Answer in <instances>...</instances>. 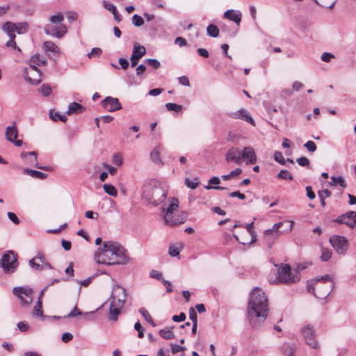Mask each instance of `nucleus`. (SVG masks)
<instances>
[{
    "mask_svg": "<svg viewBox=\"0 0 356 356\" xmlns=\"http://www.w3.org/2000/svg\"><path fill=\"white\" fill-rule=\"evenodd\" d=\"M220 183V178L218 177H212L209 180V185L208 186H205L204 188L206 189H215V190H226L227 189V188L225 187H222V186H210V184H219Z\"/></svg>",
    "mask_w": 356,
    "mask_h": 356,
    "instance_id": "29",
    "label": "nucleus"
},
{
    "mask_svg": "<svg viewBox=\"0 0 356 356\" xmlns=\"http://www.w3.org/2000/svg\"><path fill=\"white\" fill-rule=\"evenodd\" d=\"M40 92L45 97L49 96L51 92V88L47 84H43L39 89Z\"/></svg>",
    "mask_w": 356,
    "mask_h": 356,
    "instance_id": "51",
    "label": "nucleus"
},
{
    "mask_svg": "<svg viewBox=\"0 0 356 356\" xmlns=\"http://www.w3.org/2000/svg\"><path fill=\"white\" fill-rule=\"evenodd\" d=\"M122 307L118 306L115 301H111L109 306V319L114 321H117Z\"/></svg>",
    "mask_w": 356,
    "mask_h": 356,
    "instance_id": "24",
    "label": "nucleus"
},
{
    "mask_svg": "<svg viewBox=\"0 0 356 356\" xmlns=\"http://www.w3.org/2000/svg\"><path fill=\"white\" fill-rule=\"evenodd\" d=\"M330 242L336 252L344 254L348 250V241L344 236L334 235L330 236Z\"/></svg>",
    "mask_w": 356,
    "mask_h": 356,
    "instance_id": "11",
    "label": "nucleus"
},
{
    "mask_svg": "<svg viewBox=\"0 0 356 356\" xmlns=\"http://www.w3.org/2000/svg\"><path fill=\"white\" fill-rule=\"evenodd\" d=\"M1 266L6 273H13L17 267V255L12 251L3 254Z\"/></svg>",
    "mask_w": 356,
    "mask_h": 356,
    "instance_id": "9",
    "label": "nucleus"
},
{
    "mask_svg": "<svg viewBox=\"0 0 356 356\" xmlns=\"http://www.w3.org/2000/svg\"><path fill=\"white\" fill-rule=\"evenodd\" d=\"M165 108L169 111H175L176 113L181 112L183 110V106L181 105L175 103H167L165 104Z\"/></svg>",
    "mask_w": 356,
    "mask_h": 356,
    "instance_id": "38",
    "label": "nucleus"
},
{
    "mask_svg": "<svg viewBox=\"0 0 356 356\" xmlns=\"http://www.w3.org/2000/svg\"><path fill=\"white\" fill-rule=\"evenodd\" d=\"M35 258H33L29 261L31 267L36 270H42V266L40 264L35 262Z\"/></svg>",
    "mask_w": 356,
    "mask_h": 356,
    "instance_id": "57",
    "label": "nucleus"
},
{
    "mask_svg": "<svg viewBox=\"0 0 356 356\" xmlns=\"http://www.w3.org/2000/svg\"><path fill=\"white\" fill-rule=\"evenodd\" d=\"M44 30L47 35H49L58 38H61L63 37L67 32V28L65 25H57V24H47L45 25Z\"/></svg>",
    "mask_w": 356,
    "mask_h": 356,
    "instance_id": "12",
    "label": "nucleus"
},
{
    "mask_svg": "<svg viewBox=\"0 0 356 356\" xmlns=\"http://www.w3.org/2000/svg\"><path fill=\"white\" fill-rule=\"evenodd\" d=\"M229 115L234 119H241L248 122L254 124V120L252 118L250 115L248 111L245 109H240L236 112H233L229 114Z\"/></svg>",
    "mask_w": 356,
    "mask_h": 356,
    "instance_id": "23",
    "label": "nucleus"
},
{
    "mask_svg": "<svg viewBox=\"0 0 356 356\" xmlns=\"http://www.w3.org/2000/svg\"><path fill=\"white\" fill-rule=\"evenodd\" d=\"M102 53V50L99 47H94L91 51L88 54V57L92 58L93 57H99Z\"/></svg>",
    "mask_w": 356,
    "mask_h": 356,
    "instance_id": "50",
    "label": "nucleus"
},
{
    "mask_svg": "<svg viewBox=\"0 0 356 356\" xmlns=\"http://www.w3.org/2000/svg\"><path fill=\"white\" fill-rule=\"evenodd\" d=\"M102 105L109 112H113L122 108L121 104L118 98L106 97L102 101Z\"/></svg>",
    "mask_w": 356,
    "mask_h": 356,
    "instance_id": "18",
    "label": "nucleus"
},
{
    "mask_svg": "<svg viewBox=\"0 0 356 356\" xmlns=\"http://www.w3.org/2000/svg\"><path fill=\"white\" fill-rule=\"evenodd\" d=\"M179 207V202L177 199H173L168 207L166 209L164 215L165 224L168 226H176L184 223L185 219L184 218H177L172 219V213L177 211Z\"/></svg>",
    "mask_w": 356,
    "mask_h": 356,
    "instance_id": "6",
    "label": "nucleus"
},
{
    "mask_svg": "<svg viewBox=\"0 0 356 356\" xmlns=\"http://www.w3.org/2000/svg\"><path fill=\"white\" fill-rule=\"evenodd\" d=\"M146 54V49L145 47L136 43L134 46L132 55L134 58H137L138 59L141 58Z\"/></svg>",
    "mask_w": 356,
    "mask_h": 356,
    "instance_id": "28",
    "label": "nucleus"
},
{
    "mask_svg": "<svg viewBox=\"0 0 356 356\" xmlns=\"http://www.w3.org/2000/svg\"><path fill=\"white\" fill-rule=\"evenodd\" d=\"M223 17L235 22L238 26L241 21L242 14L239 10L230 9L224 13Z\"/></svg>",
    "mask_w": 356,
    "mask_h": 356,
    "instance_id": "22",
    "label": "nucleus"
},
{
    "mask_svg": "<svg viewBox=\"0 0 356 356\" xmlns=\"http://www.w3.org/2000/svg\"><path fill=\"white\" fill-rule=\"evenodd\" d=\"M334 55L331 53H328V52H324L322 55H321V60L324 62H330V60L334 58Z\"/></svg>",
    "mask_w": 356,
    "mask_h": 356,
    "instance_id": "63",
    "label": "nucleus"
},
{
    "mask_svg": "<svg viewBox=\"0 0 356 356\" xmlns=\"http://www.w3.org/2000/svg\"><path fill=\"white\" fill-rule=\"evenodd\" d=\"M277 177L280 179H293V176L286 170H280V172L277 174Z\"/></svg>",
    "mask_w": 356,
    "mask_h": 356,
    "instance_id": "46",
    "label": "nucleus"
},
{
    "mask_svg": "<svg viewBox=\"0 0 356 356\" xmlns=\"http://www.w3.org/2000/svg\"><path fill=\"white\" fill-rule=\"evenodd\" d=\"M321 259L323 261H328L332 256V252L330 250L323 248H321Z\"/></svg>",
    "mask_w": 356,
    "mask_h": 356,
    "instance_id": "41",
    "label": "nucleus"
},
{
    "mask_svg": "<svg viewBox=\"0 0 356 356\" xmlns=\"http://www.w3.org/2000/svg\"><path fill=\"white\" fill-rule=\"evenodd\" d=\"M168 195L166 185L157 179H149L142 186V198L148 204L157 206L162 203Z\"/></svg>",
    "mask_w": 356,
    "mask_h": 356,
    "instance_id": "3",
    "label": "nucleus"
},
{
    "mask_svg": "<svg viewBox=\"0 0 356 356\" xmlns=\"http://www.w3.org/2000/svg\"><path fill=\"white\" fill-rule=\"evenodd\" d=\"M185 184L186 185L187 187H188V188H190L191 189H195V188H196L197 187L198 182L197 181H191L189 179H186Z\"/></svg>",
    "mask_w": 356,
    "mask_h": 356,
    "instance_id": "62",
    "label": "nucleus"
},
{
    "mask_svg": "<svg viewBox=\"0 0 356 356\" xmlns=\"http://www.w3.org/2000/svg\"><path fill=\"white\" fill-rule=\"evenodd\" d=\"M334 222L353 228L356 226V211H350L338 217Z\"/></svg>",
    "mask_w": 356,
    "mask_h": 356,
    "instance_id": "17",
    "label": "nucleus"
},
{
    "mask_svg": "<svg viewBox=\"0 0 356 356\" xmlns=\"http://www.w3.org/2000/svg\"><path fill=\"white\" fill-rule=\"evenodd\" d=\"M150 277L152 278H154V279H156L158 280H163V275H162V273H160L158 270H152L150 272Z\"/></svg>",
    "mask_w": 356,
    "mask_h": 356,
    "instance_id": "58",
    "label": "nucleus"
},
{
    "mask_svg": "<svg viewBox=\"0 0 356 356\" xmlns=\"http://www.w3.org/2000/svg\"><path fill=\"white\" fill-rule=\"evenodd\" d=\"M276 275H277L275 280L271 282L272 283H294L298 279L292 276L291 275V269L289 265H284L281 268H280Z\"/></svg>",
    "mask_w": 356,
    "mask_h": 356,
    "instance_id": "8",
    "label": "nucleus"
},
{
    "mask_svg": "<svg viewBox=\"0 0 356 356\" xmlns=\"http://www.w3.org/2000/svg\"><path fill=\"white\" fill-rule=\"evenodd\" d=\"M189 317L190 319L192 321L193 324L195 322L197 323V316L193 307H191L189 309Z\"/></svg>",
    "mask_w": 356,
    "mask_h": 356,
    "instance_id": "59",
    "label": "nucleus"
},
{
    "mask_svg": "<svg viewBox=\"0 0 356 356\" xmlns=\"http://www.w3.org/2000/svg\"><path fill=\"white\" fill-rule=\"evenodd\" d=\"M127 291L124 288L120 285H115L110 297L111 301H115L118 306L123 307L126 302Z\"/></svg>",
    "mask_w": 356,
    "mask_h": 356,
    "instance_id": "13",
    "label": "nucleus"
},
{
    "mask_svg": "<svg viewBox=\"0 0 356 356\" xmlns=\"http://www.w3.org/2000/svg\"><path fill=\"white\" fill-rule=\"evenodd\" d=\"M186 318V314L184 312H181L179 315H174L172 316V320L175 322H181L184 321Z\"/></svg>",
    "mask_w": 356,
    "mask_h": 356,
    "instance_id": "61",
    "label": "nucleus"
},
{
    "mask_svg": "<svg viewBox=\"0 0 356 356\" xmlns=\"http://www.w3.org/2000/svg\"><path fill=\"white\" fill-rule=\"evenodd\" d=\"M334 287V282L332 277L330 275L316 277L314 281H308L307 284V291L320 299L327 298Z\"/></svg>",
    "mask_w": 356,
    "mask_h": 356,
    "instance_id": "4",
    "label": "nucleus"
},
{
    "mask_svg": "<svg viewBox=\"0 0 356 356\" xmlns=\"http://www.w3.org/2000/svg\"><path fill=\"white\" fill-rule=\"evenodd\" d=\"M274 160L280 163L281 165H285L286 163V159L284 158L281 152L276 151L273 154Z\"/></svg>",
    "mask_w": 356,
    "mask_h": 356,
    "instance_id": "48",
    "label": "nucleus"
},
{
    "mask_svg": "<svg viewBox=\"0 0 356 356\" xmlns=\"http://www.w3.org/2000/svg\"><path fill=\"white\" fill-rule=\"evenodd\" d=\"M296 162L302 167L309 166V161L307 157L302 156L297 159Z\"/></svg>",
    "mask_w": 356,
    "mask_h": 356,
    "instance_id": "55",
    "label": "nucleus"
},
{
    "mask_svg": "<svg viewBox=\"0 0 356 356\" xmlns=\"http://www.w3.org/2000/svg\"><path fill=\"white\" fill-rule=\"evenodd\" d=\"M3 30L9 36L10 40L6 42V45L8 47H11L14 49H17L18 51H21L19 47H18L15 41V32L18 34H22L27 31L28 25L26 22L14 24L10 22H7L3 25Z\"/></svg>",
    "mask_w": 356,
    "mask_h": 356,
    "instance_id": "5",
    "label": "nucleus"
},
{
    "mask_svg": "<svg viewBox=\"0 0 356 356\" xmlns=\"http://www.w3.org/2000/svg\"><path fill=\"white\" fill-rule=\"evenodd\" d=\"M5 136L8 141L13 143L17 147H20L23 144V141L22 140H17L18 130L15 125V122H13V125L8 126L6 128Z\"/></svg>",
    "mask_w": 356,
    "mask_h": 356,
    "instance_id": "15",
    "label": "nucleus"
},
{
    "mask_svg": "<svg viewBox=\"0 0 356 356\" xmlns=\"http://www.w3.org/2000/svg\"><path fill=\"white\" fill-rule=\"evenodd\" d=\"M134 329L138 332V337L139 338H143L144 337L143 329L139 322L135 323Z\"/></svg>",
    "mask_w": 356,
    "mask_h": 356,
    "instance_id": "60",
    "label": "nucleus"
},
{
    "mask_svg": "<svg viewBox=\"0 0 356 356\" xmlns=\"http://www.w3.org/2000/svg\"><path fill=\"white\" fill-rule=\"evenodd\" d=\"M23 173L38 179H44L48 176L46 173L42 172L36 170H31L29 168H24L23 170Z\"/></svg>",
    "mask_w": 356,
    "mask_h": 356,
    "instance_id": "26",
    "label": "nucleus"
},
{
    "mask_svg": "<svg viewBox=\"0 0 356 356\" xmlns=\"http://www.w3.org/2000/svg\"><path fill=\"white\" fill-rule=\"evenodd\" d=\"M268 298L265 293L259 287H254L249 295L247 307L248 318L250 323L254 318L264 321L268 316Z\"/></svg>",
    "mask_w": 356,
    "mask_h": 356,
    "instance_id": "2",
    "label": "nucleus"
},
{
    "mask_svg": "<svg viewBox=\"0 0 356 356\" xmlns=\"http://www.w3.org/2000/svg\"><path fill=\"white\" fill-rule=\"evenodd\" d=\"M160 336L166 339H172L175 337V334L172 332V327L168 329H162L159 331Z\"/></svg>",
    "mask_w": 356,
    "mask_h": 356,
    "instance_id": "32",
    "label": "nucleus"
},
{
    "mask_svg": "<svg viewBox=\"0 0 356 356\" xmlns=\"http://www.w3.org/2000/svg\"><path fill=\"white\" fill-rule=\"evenodd\" d=\"M31 63H34L37 65H44L46 63V60L40 54H35L31 57Z\"/></svg>",
    "mask_w": 356,
    "mask_h": 356,
    "instance_id": "40",
    "label": "nucleus"
},
{
    "mask_svg": "<svg viewBox=\"0 0 356 356\" xmlns=\"http://www.w3.org/2000/svg\"><path fill=\"white\" fill-rule=\"evenodd\" d=\"M17 326L19 330L22 332L28 331L30 327L29 325L25 321L19 322L17 324Z\"/></svg>",
    "mask_w": 356,
    "mask_h": 356,
    "instance_id": "53",
    "label": "nucleus"
},
{
    "mask_svg": "<svg viewBox=\"0 0 356 356\" xmlns=\"http://www.w3.org/2000/svg\"><path fill=\"white\" fill-rule=\"evenodd\" d=\"M268 234V229L265 231L264 232V240L266 241V244L268 245V246L269 248H270L273 245V243H274V241L277 239V238H274V234L272 233V234Z\"/></svg>",
    "mask_w": 356,
    "mask_h": 356,
    "instance_id": "45",
    "label": "nucleus"
},
{
    "mask_svg": "<svg viewBox=\"0 0 356 356\" xmlns=\"http://www.w3.org/2000/svg\"><path fill=\"white\" fill-rule=\"evenodd\" d=\"M49 118L51 119L53 121H58L60 120L61 122H66L67 118L65 115H61L58 112H54V111H49Z\"/></svg>",
    "mask_w": 356,
    "mask_h": 356,
    "instance_id": "31",
    "label": "nucleus"
},
{
    "mask_svg": "<svg viewBox=\"0 0 356 356\" xmlns=\"http://www.w3.org/2000/svg\"><path fill=\"white\" fill-rule=\"evenodd\" d=\"M98 264L106 266L124 265L129 262L127 250L118 243L106 241L94 254Z\"/></svg>",
    "mask_w": 356,
    "mask_h": 356,
    "instance_id": "1",
    "label": "nucleus"
},
{
    "mask_svg": "<svg viewBox=\"0 0 356 356\" xmlns=\"http://www.w3.org/2000/svg\"><path fill=\"white\" fill-rule=\"evenodd\" d=\"M181 247L176 246L175 245H170L169 247L168 254L171 257H177L179 255Z\"/></svg>",
    "mask_w": 356,
    "mask_h": 356,
    "instance_id": "47",
    "label": "nucleus"
},
{
    "mask_svg": "<svg viewBox=\"0 0 356 356\" xmlns=\"http://www.w3.org/2000/svg\"><path fill=\"white\" fill-rule=\"evenodd\" d=\"M304 147L310 152H314L316 150V145L312 140H308L304 144Z\"/></svg>",
    "mask_w": 356,
    "mask_h": 356,
    "instance_id": "52",
    "label": "nucleus"
},
{
    "mask_svg": "<svg viewBox=\"0 0 356 356\" xmlns=\"http://www.w3.org/2000/svg\"><path fill=\"white\" fill-rule=\"evenodd\" d=\"M284 225H286V229L285 232H289L292 231L293 221L280 222L274 224L272 229H268V234L273 233L274 234V238H277L280 236L279 229Z\"/></svg>",
    "mask_w": 356,
    "mask_h": 356,
    "instance_id": "20",
    "label": "nucleus"
},
{
    "mask_svg": "<svg viewBox=\"0 0 356 356\" xmlns=\"http://www.w3.org/2000/svg\"><path fill=\"white\" fill-rule=\"evenodd\" d=\"M282 351L285 356H294L296 351V346L294 343H284Z\"/></svg>",
    "mask_w": 356,
    "mask_h": 356,
    "instance_id": "27",
    "label": "nucleus"
},
{
    "mask_svg": "<svg viewBox=\"0 0 356 356\" xmlns=\"http://www.w3.org/2000/svg\"><path fill=\"white\" fill-rule=\"evenodd\" d=\"M13 293L20 300L23 305H29L33 301V289L28 286L14 287Z\"/></svg>",
    "mask_w": 356,
    "mask_h": 356,
    "instance_id": "7",
    "label": "nucleus"
},
{
    "mask_svg": "<svg viewBox=\"0 0 356 356\" xmlns=\"http://www.w3.org/2000/svg\"><path fill=\"white\" fill-rule=\"evenodd\" d=\"M207 34L213 38H216L219 35V29L214 24H209L207 28Z\"/></svg>",
    "mask_w": 356,
    "mask_h": 356,
    "instance_id": "36",
    "label": "nucleus"
},
{
    "mask_svg": "<svg viewBox=\"0 0 356 356\" xmlns=\"http://www.w3.org/2000/svg\"><path fill=\"white\" fill-rule=\"evenodd\" d=\"M150 158L152 161L154 163H160V154L158 147H155L152 149L150 153Z\"/></svg>",
    "mask_w": 356,
    "mask_h": 356,
    "instance_id": "44",
    "label": "nucleus"
},
{
    "mask_svg": "<svg viewBox=\"0 0 356 356\" xmlns=\"http://www.w3.org/2000/svg\"><path fill=\"white\" fill-rule=\"evenodd\" d=\"M331 180H332V182L330 183V185L337 186L339 184L342 188H346L347 186L344 179L341 176H339V177L332 176V177H331Z\"/></svg>",
    "mask_w": 356,
    "mask_h": 356,
    "instance_id": "34",
    "label": "nucleus"
},
{
    "mask_svg": "<svg viewBox=\"0 0 356 356\" xmlns=\"http://www.w3.org/2000/svg\"><path fill=\"white\" fill-rule=\"evenodd\" d=\"M37 65L31 63L29 67L24 68V77L26 81L29 82L33 85H38L40 83L41 72L37 68Z\"/></svg>",
    "mask_w": 356,
    "mask_h": 356,
    "instance_id": "10",
    "label": "nucleus"
},
{
    "mask_svg": "<svg viewBox=\"0 0 356 356\" xmlns=\"http://www.w3.org/2000/svg\"><path fill=\"white\" fill-rule=\"evenodd\" d=\"M49 21L51 24H63V22L64 21V16L62 13H58L55 15H52L49 18Z\"/></svg>",
    "mask_w": 356,
    "mask_h": 356,
    "instance_id": "39",
    "label": "nucleus"
},
{
    "mask_svg": "<svg viewBox=\"0 0 356 356\" xmlns=\"http://www.w3.org/2000/svg\"><path fill=\"white\" fill-rule=\"evenodd\" d=\"M225 159L227 162H234L236 164H240L241 162V156L239 149L234 147L229 149L225 154Z\"/></svg>",
    "mask_w": 356,
    "mask_h": 356,
    "instance_id": "21",
    "label": "nucleus"
},
{
    "mask_svg": "<svg viewBox=\"0 0 356 356\" xmlns=\"http://www.w3.org/2000/svg\"><path fill=\"white\" fill-rule=\"evenodd\" d=\"M103 188L106 193H107L108 195L116 197L118 195V191L115 186L110 184H105L103 186Z\"/></svg>",
    "mask_w": 356,
    "mask_h": 356,
    "instance_id": "33",
    "label": "nucleus"
},
{
    "mask_svg": "<svg viewBox=\"0 0 356 356\" xmlns=\"http://www.w3.org/2000/svg\"><path fill=\"white\" fill-rule=\"evenodd\" d=\"M20 156L22 159H24V161L26 162V164L33 165V166L35 167L36 168L46 170V171H48L50 170L49 167L41 166L38 164V160H37V154L34 151L29 152H23L21 153Z\"/></svg>",
    "mask_w": 356,
    "mask_h": 356,
    "instance_id": "14",
    "label": "nucleus"
},
{
    "mask_svg": "<svg viewBox=\"0 0 356 356\" xmlns=\"http://www.w3.org/2000/svg\"><path fill=\"white\" fill-rule=\"evenodd\" d=\"M144 63L152 66L154 69H159L161 67L160 62L155 58H146Z\"/></svg>",
    "mask_w": 356,
    "mask_h": 356,
    "instance_id": "43",
    "label": "nucleus"
},
{
    "mask_svg": "<svg viewBox=\"0 0 356 356\" xmlns=\"http://www.w3.org/2000/svg\"><path fill=\"white\" fill-rule=\"evenodd\" d=\"M44 48L46 51L51 52H56L58 47L51 41H46L44 42Z\"/></svg>",
    "mask_w": 356,
    "mask_h": 356,
    "instance_id": "42",
    "label": "nucleus"
},
{
    "mask_svg": "<svg viewBox=\"0 0 356 356\" xmlns=\"http://www.w3.org/2000/svg\"><path fill=\"white\" fill-rule=\"evenodd\" d=\"M102 5H103V7H104L105 9H106V10H108L111 11V13L115 12V10L117 9V8H116V6H114L113 4H112V3H109V2H108V1H103V2H102Z\"/></svg>",
    "mask_w": 356,
    "mask_h": 356,
    "instance_id": "56",
    "label": "nucleus"
},
{
    "mask_svg": "<svg viewBox=\"0 0 356 356\" xmlns=\"http://www.w3.org/2000/svg\"><path fill=\"white\" fill-rule=\"evenodd\" d=\"M302 332L306 343L312 348H316L318 347V343L315 339L313 327L308 325L302 329Z\"/></svg>",
    "mask_w": 356,
    "mask_h": 356,
    "instance_id": "16",
    "label": "nucleus"
},
{
    "mask_svg": "<svg viewBox=\"0 0 356 356\" xmlns=\"http://www.w3.org/2000/svg\"><path fill=\"white\" fill-rule=\"evenodd\" d=\"M32 314H33V316H40V317L43 316V312L42 310V300H40V298H38V300L34 307Z\"/></svg>",
    "mask_w": 356,
    "mask_h": 356,
    "instance_id": "37",
    "label": "nucleus"
},
{
    "mask_svg": "<svg viewBox=\"0 0 356 356\" xmlns=\"http://www.w3.org/2000/svg\"><path fill=\"white\" fill-rule=\"evenodd\" d=\"M241 159L244 160L247 165L254 164L257 163V156L254 149L250 146L245 147L241 152Z\"/></svg>",
    "mask_w": 356,
    "mask_h": 356,
    "instance_id": "19",
    "label": "nucleus"
},
{
    "mask_svg": "<svg viewBox=\"0 0 356 356\" xmlns=\"http://www.w3.org/2000/svg\"><path fill=\"white\" fill-rule=\"evenodd\" d=\"M132 23L134 26L139 27L144 24V19H143L142 17L139 16L137 14H135L132 17Z\"/></svg>",
    "mask_w": 356,
    "mask_h": 356,
    "instance_id": "49",
    "label": "nucleus"
},
{
    "mask_svg": "<svg viewBox=\"0 0 356 356\" xmlns=\"http://www.w3.org/2000/svg\"><path fill=\"white\" fill-rule=\"evenodd\" d=\"M113 163L118 166H120L123 163V159L119 154H115L113 156Z\"/></svg>",
    "mask_w": 356,
    "mask_h": 356,
    "instance_id": "54",
    "label": "nucleus"
},
{
    "mask_svg": "<svg viewBox=\"0 0 356 356\" xmlns=\"http://www.w3.org/2000/svg\"><path fill=\"white\" fill-rule=\"evenodd\" d=\"M139 313L144 317L147 322H148L152 327H155L156 324L152 318L149 312L144 307H141L138 310Z\"/></svg>",
    "mask_w": 356,
    "mask_h": 356,
    "instance_id": "30",
    "label": "nucleus"
},
{
    "mask_svg": "<svg viewBox=\"0 0 356 356\" xmlns=\"http://www.w3.org/2000/svg\"><path fill=\"white\" fill-rule=\"evenodd\" d=\"M86 108L81 104L77 102L70 103L68 106V109L66 112L67 115H72L74 113H82L85 111Z\"/></svg>",
    "mask_w": 356,
    "mask_h": 356,
    "instance_id": "25",
    "label": "nucleus"
},
{
    "mask_svg": "<svg viewBox=\"0 0 356 356\" xmlns=\"http://www.w3.org/2000/svg\"><path fill=\"white\" fill-rule=\"evenodd\" d=\"M318 194L319 197L327 198L332 195V193L328 189H323L319 191Z\"/></svg>",
    "mask_w": 356,
    "mask_h": 356,
    "instance_id": "64",
    "label": "nucleus"
},
{
    "mask_svg": "<svg viewBox=\"0 0 356 356\" xmlns=\"http://www.w3.org/2000/svg\"><path fill=\"white\" fill-rule=\"evenodd\" d=\"M93 314H94V312L84 313L83 314L76 306L74 308V309L67 316V317H68V318H74V317H76L77 316L83 315L84 316H86V318H88V316H92V315H93Z\"/></svg>",
    "mask_w": 356,
    "mask_h": 356,
    "instance_id": "35",
    "label": "nucleus"
}]
</instances>
